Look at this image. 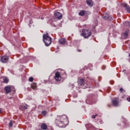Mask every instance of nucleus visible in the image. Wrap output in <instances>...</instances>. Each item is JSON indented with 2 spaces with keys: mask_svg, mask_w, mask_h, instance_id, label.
Listing matches in <instances>:
<instances>
[{
  "mask_svg": "<svg viewBox=\"0 0 130 130\" xmlns=\"http://www.w3.org/2000/svg\"><path fill=\"white\" fill-rule=\"evenodd\" d=\"M51 40L52 39L50 37H49L48 33L43 35V41L44 42L46 46H49V45L51 44Z\"/></svg>",
  "mask_w": 130,
  "mask_h": 130,
  "instance_id": "1",
  "label": "nucleus"
},
{
  "mask_svg": "<svg viewBox=\"0 0 130 130\" xmlns=\"http://www.w3.org/2000/svg\"><path fill=\"white\" fill-rule=\"evenodd\" d=\"M81 35L85 38H89L92 35V32L89 29H83Z\"/></svg>",
  "mask_w": 130,
  "mask_h": 130,
  "instance_id": "2",
  "label": "nucleus"
},
{
  "mask_svg": "<svg viewBox=\"0 0 130 130\" xmlns=\"http://www.w3.org/2000/svg\"><path fill=\"white\" fill-rule=\"evenodd\" d=\"M55 122L59 127H64L66 124H66V122L58 119H56Z\"/></svg>",
  "mask_w": 130,
  "mask_h": 130,
  "instance_id": "3",
  "label": "nucleus"
},
{
  "mask_svg": "<svg viewBox=\"0 0 130 130\" xmlns=\"http://www.w3.org/2000/svg\"><path fill=\"white\" fill-rule=\"evenodd\" d=\"M54 79H55V81L57 82H59V81H61V74H60L59 72H57L55 73V76L54 77Z\"/></svg>",
  "mask_w": 130,
  "mask_h": 130,
  "instance_id": "4",
  "label": "nucleus"
},
{
  "mask_svg": "<svg viewBox=\"0 0 130 130\" xmlns=\"http://www.w3.org/2000/svg\"><path fill=\"white\" fill-rule=\"evenodd\" d=\"M58 119L61 120L62 121H64V122H67L68 121V117L66 115H63L62 116H58L57 117Z\"/></svg>",
  "mask_w": 130,
  "mask_h": 130,
  "instance_id": "5",
  "label": "nucleus"
},
{
  "mask_svg": "<svg viewBox=\"0 0 130 130\" xmlns=\"http://www.w3.org/2000/svg\"><path fill=\"white\" fill-rule=\"evenodd\" d=\"M121 6L123 8H124L125 10L130 14V7L126 3H123L121 4Z\"/></svg>",
  "mask_w": 130,
  "mask_h": 130,
  "instance_id": "6",
  "label": "nucleus"
},
{
  "mask_svg": "<svg viewBox=\"0 0 130 130\" xmlns=\"http://www.w3.org/2000/svg\"><path fill=\"white\" fill-rule=\"evenodd\" d=\"M112 103L113 106H118V104L119 103V100L118 98H116L112 101Z\"/></svg>",
  "mask_w": 130,
  "mask_h": 130,
  "instance_id": "7",
  "label": "nucleus"
},
{
  "mask_svg": "<svg viewBox=\"0 0 130 130\" xmlns=\"http://www.w3.org/2000/svg\"><path fill=\"white\" fill-rule=\"evenodd\" d=\"M1 61L3 63H7L9 61V57L8 56H3L1 57Z\"/></svg>",
  "mask_w": 130,
  "mask_h": 130,
  "instance_id": "8",
  "label": "nucleus"
},
{
  "mask_svg": "<svg viewBox=\"0 0 130 130\" xmlns=\"http://www.w3.org/2000/svg\"><path fill=\"white\" fill-rule=\"evenodd\" d=\"M54 15L55 18H56V19H58V20H61V19H62V14H61V13H60V12L55 13Z\"/></svg>",
  "mask_w": 130,
  "mask_h": 130,
  "instance_id": "9",
  "label": "nucleus"
},
{
  "mask_svg": "<svg viewBox=\"0 0 130 130\" xmlns=\"http://www.w3.org/2000/svg\"><path fill=\"white\" fill-rule=\"evenodd\" d=\"M79 85L80 86H85V84H86V81L84 79H81L78 81Z\"/></svg>",
  "mask_w": 130,
  "mask_h": 130,
  "instance_id": "10",
  "label": "nucleus"
},
{
  "mask_svg": "<svg viewBox=\"0 0 130 130\" xmlns=\"http://www.w3.org/2000/svg\"><path fill=\"white\" fill-rule=\"evenodd\" d=\"M58 42L59 44H61L62 45H63V44H66V42H67V41L64 38H61L59 40Z\"/></svg>",
  "mask_w": 130,
  "mask_h": 130,
  "instance_id": "11",
  "label": "nucleus"
},
{
  "mask_svg": "<svg viewBox=\"0 0 130 130\" xmlns=\"http://www.w3.org/2000/svg\"><path fill=\"white\" fill-rule=\"evenodd\" d=\"M86 4L89 7H93V3L92 0H86Z\"/></svg>",
  "mask_w": 130,
  "mask_h": 130,
  "instance_id": "12",
  "label": "nucleus"
},
{
  "mask_svg": "<svg viewBox=\"0 0 130 130\" xmlns=\"http://www.w3.org/2000/svg\"><path fill=\"white\" fill-rule=\"evenodd\" d=\"M5 90L6 93H10L11 92V90H12V89L11 88V86H7L5 87Z\"/></svg>",
  "mask_w": 130,
  "mask_h": 130,
  "instance_id": "13",
  "label": "nucleus"
},
{
  "mask_svg": "<svg viewBox=\"0 0 130 130\" xmlns=\"http://www.w3.org/2000/svg\"><path fill=\"white\" fill-rule=\"evenodd\" d=\"M42 129L46 130L47 129V125L46 123H42L41 125Z\"/></svg>",
  "mask_w": 130,
  "mask_h": 130,
  "instance_id": "14",
  "label": "nucleus"
},
{
  "mask_svg": "<svg viewBox=\"0 0 130 130\" xmlns=\"http://www.w3.org/2000/svg\"><path fill=\"white\" fill-rule=\"evenodd\" d=\"M129 33V30H127L123 33V36L124 38H127L128 37V34Z\"/></svg>",
  "mask_w": 130,
  "mask_h": 130,
  "instance_id": "15",
  "label": "nucleus"
},
{
  "mask_svg": "<svg viewBox=\"0 0 130 130\" xmlns=\"http://www.w3.org/2000/svg\"><path fill=\"white\" fill-rule=\"evenodd\" d=\"M31 87L34 90H36V89H37V84L35 83H33L31 84Z\"/></svg>",
  "mask_w": 130,
  "mask_h": 130,
  "instance_id": "16",
  "label": "nucleus"
},
{
  "mask_svg": "<svg viewBox=\"0 0 130 130\" xmlns=\"http://www.w3.org/2000/svg\"><path fill=\"white\" fill-rule=\"evenodd\" d=\"M28 108L26 106H20L19 107L20 110H26Z\"/></svg>",
  "mask_w": 130,
  "mask_h": 130,
  "instance_id": "17",
  "label": "nucleus"
},
{
  "mask_svg": "<svg viewBox=\"0 0 130 130\" xmlns=\"http://www.w3.org/2000/svg\"><path fill=\"white\" fill-rule=\"evenodd\" d=\"M85 11L84 10H81L79 13L78 15L79 16H83L84 15H85Z\"/></svg>",
  "mask_w": 130,
  "mask_h": 130,
  "instance_id": "18",
  "label": "nucleus"
},
{
  "mask_svg": "<svg viewBox=\"0 0 130 130\" xmlns=\"http://www.w3.org/2000/svg\"><path fill=\"white\" fill-rule=\"evenodd\" d=\"M3 83H5L6 84H7V83H9V79L5 78L3 79Z\"/></svg>",
  "mask_w": 130,
  "mask_h": 130,
  "instance_id": "19",
  "label": "nucleus"
},
{
  "mask_svg": "<svg viewBox=\"0 0 130 130\" xmlns=\"http://www.w3.org/2000/svg\"><path fill=\"white\" fill-rule=\"evenodd\" d=\"M103 18L105 20H107L108 19V15H107V14L104 15Z\"/></svg>",
  "mask_w": 130,
  "mask_h": 130,
  "instance_id": "20",
  "label": "nucleus"
},
{
  "mask_svg": "<svg viewBox=\"0 0 130 130\" xmlns=\"http://www.w3.org/2000/svg\"><path fill=\"white\" fill-rule=\"evenodd\" d=\"M42 115H44V116H45V115L47 114V112H46V111H43L42 112Z\"/></svg>",
  "mask_w": 130,
  "mask_h": 130,
  "instance_id": "21",
  "label": "nucleus"
},
{
  "mask_svg": "<svg viewBox=\"0 0 130 130\" xmlns=\"http://www.w3.org/2000/svg\"><path fill=\"white\" fill-rule=\"evenodd\" d=\"M13 126V120H11L9 123V127H12Z\"/></svg>",
  "mask_w": 130,
  "mask_h": 130,
  "instance_id": "22",
  "label": "nucleus"
},
{
  "mask_svg": "<svg viewBox=\"0 0 130 130\" xmlns=\"http://www.w3.org/2000/svg\"><path fill=\"white\" fill-rule=\"evenodd\" d=\"M34 78L33 77H29L28 81L29 82H33Z\"/></svg>",
  "mask_w": 130,
  "mask_h": 130,
  "instance_id": "23",
  "label": "nucleus"
},
{
  "mask_svg": "<svg viewBox=\"0 0 130 130\" xmlns=\"http://www.w3.org/2000/svg\"><path fill=\"white\" fill-rule=\"evenodd\" d=\"M119 91H120V92H122V91H123V88H122H122H120Z\"/></svg>",
  "mask_w": 130,
  "mask_h": 130,
  "instance_id": "24",
  "label": "nucleus"
},
{
  "mask_svg": "<svg viewBox=\"0 0 130 130\" xmlns=\"http://www.w3.org/2000/svg\"><path fill=\"white\" fill-rule=\"evenodd\" d=\"M92 118H93V119L96 118V116L95 115H92Z\"/></svg>",
  "mask_w": 130,
  "mask_h": 130,
  "instance_id": "25",
  "label": "nucleus"
},
{
  "mask_svg": "<svg viewBox=\"0 0 130 130\" xmlns=\"http://www.w3.org/2000/svg\"><path fill=\"white\" fill-rule=\"evenodd\" d=\"M127 100L128 101V102H130V97L127 98Z\"/></svg>",
  "mask_w": 130,
  "mask_h": 130,
  "instance_id": "26",
  "label": "nucleus"
},
{
  "mask_svg": "<svg viewBox=\"0 0 130 130\" xmlns=\"http://www.w3.org/2000/svg\"><path fill=\"white\" fill-rule=\"evenodd\" d=\"M29 23H30V24H32V23H33V21H32V20H30Z\"/></svg>",
  "mask_w": 130,
  "mask_h": 130,
  "instance_id": "27",
  "label": "nucleus"
},
{
  "mask_svg": "<svg viewBox=\"0 0 130 130\" xmlns=\"http://www.w3.org/2000/svg\"><path fill=\"white\" fill-rule=\"evenodd\" d=\"M78 52H81L82 51V50H80V49L78 50Z\"/></svg>",
  "mask_w": 130,
  "mask_h": 130,
  "instance_id": "28",
  "label": "nucleus"
},
{
  "mask_svg": "<svg viewBox=\"0 0 130 130\" xmlns=\"http://www.w3.org/2000/svg\"><path fill=\"white\" fill-rule=\"evenodd\" d=\"M62 72L63 74H66V72L62 70Z\"/></svg>",
  "mask_w": 130,
  "mask_h": 130,
  "instance_id": "29",
  "label": "nucleus"
},
{
  "mask_svg": "<svg viewBox=\"0 0 130 130\" xmlns=\"http://www.w3.org/2000/svg\"><path fill=\"white\" fill-rule=\"evenodd\" d=\"M0 113H2V109H0Z\"/></svg>",
  "mask_w": 130,
  "mask_h": 130,
  "instance_id": "30",
  "label": "nucleus"
},
{
  "mask_svg": "<svg viewBox=\"0 0 130 130\" xmlns=\"http://www.w3.org/2000/svg\"><path fill=\"white\" fill-rule=\"evenodd\" d=\"M108 107H110V105H108Z\"/></svg>",
  "mask_w": 130,
  "mask_h": 130,
  "instance_id": "31",
  "label": "nucleus"
},
{
  "mask_svg": "<svg viewBox=\"0 0 130 130\" xmlns=\"http://www.w3.org/2000/svg\"><path fill=\"white\" fill-rule=\"evenodd\" d=\"M44 18L43 17H41V19L43 20Z\"/></svg>",
  "mask_w": 130,
  "mask_h": 130,
  "instance_id": "32",
  "label": "nucleus"
},
{
  "mask_svg": "<svg viewBox=\"0 0 130 130\" xmlns=\"http://www.w3.org/2000/svg\"><path fill=\"white\" fill-rule=\"evenodd\" d=\"M95 116H98V114H96L95 115Z\"/></svg>",
  "mask_w": 130,
  "mask_h": 130,
  "instance_id": "33",
  "label": "nucleus"
},
{
  "mask_svg": "<svg viewBox=\"0 0 130 130\" xmlns=\"http://www.w3.org/2000/svg\"><path fill=\"white\" fill-rule=\"evenodd\" d=\"M86 85H88V83H86Z\"/></svg>",
  "mask_w": 130,
  "mask_h": 130,
  "instance_id": "34",
  "label": "nucleus"
}]
</instances>
